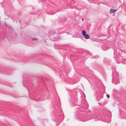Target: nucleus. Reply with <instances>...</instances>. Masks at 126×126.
Masks as SVG:
<instances>
[{
	"label": "nucleus",
	"instance_id": "nucleus-8",
	"mask_svg": "<svg viewBox=\"0 0 126 126\" xmlns=\"http://www.w3.org/2000/svg\"><path fill=\"white\" fill-rule=\"evenodd\" d=\"M118 50H119V51H121H121H122L121 50H119V49H118Z\"/></svg>",
	"mask_w": 126,
	"mask_h": 126
},
{
	"label": "nucleus",
	"instance_id": "nucleus-5",
	"mask_svg": "<svg viewBox=\"0 0 126 126\" xmlns=\"http://www.w3.org/2000/svg\"><path fill=\"white\" fill-rule=\"evenodd\" d=\"M86 32L84 31H82V34L83 36H84L86 34Z\"/></svg>",
	"mask_w": 126,
	"mask_h": 126
},
{
	"label": "nucleus",
	"instance_id": "nucleus-3",
	"mask_svg": "<svg viewBox=\"0 0 126 126\" xmlns=\"http://www.w3.org/2000/svg\"><path fill=\"white\" fill-rule=\"evenodd\" d=\"M117 10V9H111L110 11V12L111 14H112L115 12Z\"/></svg>",
	"mask_w": 126,
	"mask_h": 126
},
{
	"label": "nucleus",
	"instance_id": "nucleus-4",
	"mask_svg": "<svg viewBox=\"0 0 126 126\" xmlns=\"http://www.w3.org/2000/svg\"><path fill=\"white\" fill-rule=\"evenodd\" d=\"M83 36H84V38L86 39H88L90 37L89 35L87 34H86Z\"/></svg>",
	"mask_w": 126,
	"mask_h": 126
},
{
	"label": "nucleus",
	"instance_id": "nucleus-2",
	"mask_svg": "<svg viewBox=\"0 0 126 126\" xmlns=\"http://www.w3.org/2000/svg\"><path fill=\"white\" fill-rule=\"evenodd\" d=\"M122 57L121 56H119V57L117 58V60L119 62H117V61H116V62L118 63H120L121 62L122 60Z\"/></svg>",
	"mask_w": 126,
	"mask_h": 126
},
{
	"label": "nucleus",
	"instance_id": "nucleus-10",
	"mask_svg": "<svg viewBox=\"0 0 126 126\" xmlns=\"http://www.w3.org/2000/svg\"><path fill=\"white\" fill-rule=\"evenodd\" d=\"M82 21H83V18H82Z\"/></svg>",
	"mask_w": 126,
	"mask_h": 126
},
{
	"label": "nucleus",
	"instance_id": "nucleus-11",
	"mask_svg": "<svg viewBox=\"0 0 126 126\" xmlns=\"http://www.w3.org/2000/svg\"><path fill=\"white\" fill-rule=\"evenodd\" d=\"M106 59V58H105V59H104V60Z\"/></svg>",
	"mask_w": 126,
	"mask_h": 126
},
{
	"label": "nucleus",
	"instance_id": "nucleus-7",
	"mask_svg": "<svg viewBox=\"0 0 126 126\" xmlns=\"http://www.w3.org/2000/svg\"><path fill=\"white\" fill-rule=\"evenodd\" d=\"M107 97L108 98H110V96L109 94H107L106 95Z\"/></svg>",
	"mask_w": 126,
	"mask_h": 126
},
{
	"label": "nucleus",
	"instance_id": "nucleus-6",
	"mask_svg": "<svg viewBox=\"0 0 126 126\" xmlns=\"http://www.w3.org/2000/svg\"><path fill=\"white\" fill-rule=\"evenodd\" d=\"M38 40V39L36 38H33L32 39V40H33V41H34L35 40Z\"/></svg>",
	"mask_w": 126,
	"mask_h": 126
},
{
	"label": "nucleus",
	"instance_id": "nucleus-1",
	"mask_svg": "<svg viewBox=\"0 0 126 126\" xmlns=\"http://www.w3.org/2000/svg\"><path fill=\"white\" fill-rule=\"evenodd\" d=\"M57 34L56 32H54L53 33V34H50L49 36V38L51 39V40H54V39H53L52 38H55L56 37V35Z\"/></svg>",
	"mask_w": 126,
	"mask_h": 126
},
{
	"label": "nucleus",
	"instance_id": "nucleus-9",
	"mask_svg": "<svg viewBox=\"0 0 126 126\" xmlns=\"http://www.w3.org/2000/svg\"><path fill=\"white\" fill-rule=\"evenodd\" d=\"M45 42H46V40H45Z\"/></svg>",
	"mask_w": 126,
	"mask_h": 126
}]
</instances>
